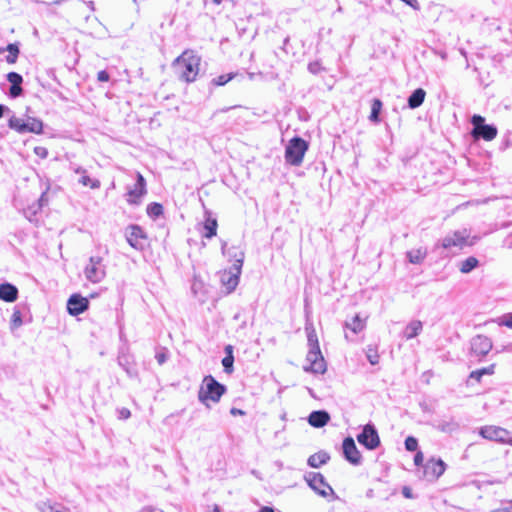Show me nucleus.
<instances>
[{
  "label": "nucleus",
  "instance_id": "37",
  "mask_svg": "<svg viewBox=\"0 0 512 512\" xmlns=\"http://www.w3.org/2000/svg\"><path fill=\"white\" fill-rule=\"evenodd\" d=\"M405 448H406V450L411 451V452L416 451L418 448L417 439L413 436H408L405 439Z\"/></svg>",
  "mask_w": 512,
  "mask_h": 512
},
{
  "label": "nucleus",
  "instance_id": "49",
  "mask_svg": "<svg viewBox=\"0 0 512 512\" xmlns=\"http://www.w3.org/2000/svg\"><path fill=\"white\" fill-rule=\"evenodd\" d=\"M423 461V454L422 452H417L414 456V462L417 466H419Z\"/></svg>",
  "mask_w": 512,
  "mask_h": 512
},
{
  "label": "nucleus",
  "instance_id": "33",
  "mask_svg": "<svg viewBox=\"0 0 512 512\" xmlns=\"http://www.w3.org/2000/svg\"><path fill=\"white\" fill-rule=\"evenodd\" d=\"M147 214L152 218H158L163 214V206L159 203L153 202L147 206Z\"/></svg>",
  "mask_w": 512,
  "mask_h": 512
},
{
  "label": "nucleus",
  "instance_id": "4",
  "mask_svg": "<svg viewBox=\"0 0 512 512\" xmlns=\"http://www.w3.org/2000/svg\"><path fill=\"white\" fill-rule=\"evenodd\" d=\"M309 148L307 141L299 136L293 137L285 149V161L292 166H300L303 162L305 153Z\"/></svg>",
  "mask_w": 512,
  "mask_h": 512
},
{
  "label": "nucleus",
  "instance_id": "48",
  "mask_svg": "<svg viewBox=\"0 0 512 512\" xmlns=\"http://www.w3.org/2000/svg\"><path fill=\"white\" fill-rule=\"evenodd\" d=\"M34 151H35L36 155H38V156H40L42 158H45L47 156V154H48L46 148H44V147H36L34 149Z\"/></svg>",
  "mask_w": 512,
  "mask_h": 512
},
{
  "label": "nucleus",
  "instance_id": "44",
  "mask_svg": "<svg viewBox=\"0 0 512 512\" xmlns=\"http://www.w3.org/2000/svg\"><path fill=\"white\" fill-rule=\"evenodd\" d=\"M501 324L508 328H512V313H508V314L504 315L502 317Z\"/></svg>",
  "mask_w": 512,
  "mask_h": 512
},
{
  "label": "nucleus",
  "instance_id": "29",
  "mask_svg": "<svg viewBox=\"0 0 512 512\" xmlns=\"http://www.w3.org/2000/svg\"><path fill=\"white\" fill-rule=\"evenodd\" d=\"M495 372V364H491L488 367L474 370L470 373L469 379L480 382L484 375H493Z\"/></svg>",
  "mask_w": 512,
  "mask_h": 512
},
{
  "label": "nucleus",
  "instance_id": "47",
  "mask_svg": "<svg viewBox=\"0 0 512 512\" xmlns=\"http://www.w3.org/2000/svg\"><path fill=\"white\" fill-rule=\"evenodd\" d=\"M157 362L162 365L166 362L167 360V354L165 352H158L156 353V356H155Z\"/></svg>",
  "mask_w": 512,
  "mask_h": 512
},
{
  "label": "nucleus",
  "instance_id": "2",
  "mask_svg": "<svg viewBox=\"0 0 512 512\" xmlns=\"http://www.w3.org/2000/svg\"><path fill=\"white\" fill-rule=\"evenodd\" d=\"M306 330L309 346L306 360L309 362V366H305L304 370L307 372L323 374L326 371V363L319 347L317 335L314 329Z\"/></svg>",
  "mask_w": 512,
  "mask_h": 512
},
{
  "label": "nucleus",
  "instance_id": "18",
  "mask_svg": "<svg viewBox=\"0 0 512 512\" xmlns=\"http://www.w3.org/2000/svg\"><path fill=\"white\" fill-rule=\"evenodd\" d=\"M89 302L86 298L79 294H73L67 301L68 313L72 316H77L88 309Z\"/></svg>",
  "mask_w": 512,
  "mask_h": 512
},
{
  "label": "nucleus",
  "instance_id": "9",
  "mask_svg": "<svg viewBox=\"0 0 512 512\" xmlns=\"http://www.w3.org/2000/svg\"><path fill=\"white\" fill-rule=\"evenodd\" d=\"M309 487L322 497L334 494L332 487L326 482L324 476L318 472H309L305 476Z\"/></svg>",
  "mask_w": 512,
  "mask_h": 512
},
{
  "label": "nucleus",
  "instance_id": "7",
  "mask_svg": "<svg viewBox=\"0 0 512 512\" xmlns=\"http://www.w3.org/2000/svg\"><path fill=\"white\" fill-rule=\"evenodd\" d=\"M86 279L92 283L101 282L106 276V267L103 264V258L100 256H91L84 269Z\"/></svg>",
  "mask_w": 512,
  "mask_h": 512
},
{
  "label": "nucleus",
  "instance_id": "35",
  "mask_svg": "<svg viewBox=\"0 0 512 512\" xmlns=\"http://www.w3.org/2000/svg\"><path fill=\"white\" fill-rule=\"evenodd\" d=\"M79 183H81L83 186H89L92 189H97L100 187V181L97 179H91L86 175V173L81 175Z\"/></svg>",
  "mask_w": 512,
  "mask_h": 512
},
{
  "label": "nucleus",
  "instance_id": "59",
  "mask_svg": "<svg viewBox=\"0 0 512 512\" xmlns=\"http://www.w3.org/2000/svg\"><path fill=\"white\" fill-rule=\"evenodd\" d=\"M345 338L346 339H350V336H349V334L347 332L345 333ZM351 340H353V339L351 338Z\"/></svg>",
  "mask_w": 512,
  "mask_h": 512
},
{
  "label": "nucleus",
  "instance_id": "34",
  "mask_svg": "<svg viewBox=\"0 0 512 512\" xmlns=\"http://www.w3.org/2000/svg\"><path fill=\"white\" fill-rule=\"evenodd\" d=\"M236 73H229L225 75H220L212 79L211 83L216 86H223L226 83H228L230 80H232L234 77H236Z\"/></svg>",
  "mask_w": 512,
  "mask_h": 512
},
{
  "label": "nucleus",
  "instance_id": "21",
  "mask_svg": "<svg viewBox=\"0 0 512 512\" xmlns=\"http://www.w3.org/2000/svg\"><path fill=\"white\" fill-rule=\"evenodd\" d=\"M330 420V415L324 410H317L310 413L308 422L312 427L321 428Z\"/></svg>",
  "mask_w": 512,
  "mask_h": 512
},
{
  "label": "nucleus",
  "instance_id": "25",
  "mask_svg": "<svg viewBox=\"0 0 512 512\" xmlns=\"http://www.w3.org/2000/svg\"><path fill=\"white\" fill-rule=\"evenodd\" d=\"M426 96V92L422 88H417L412 92V94L408 97V107L411 109L418 108L424 102Z\"/></svg>",
  "mask_w": 512,
  "mask_h": 512
},
{
  "label": "nucleus",
  "instance_id": "58",
  "mask_svg": "<svg viewBox=\"0 0 512 512\" xmlns=\"http://www.w3.org/2000/svg\"><path fill=\"white\" fill-rule=\"evenodd\" d=\"M213 2H214L215 4H217V5H219V4L222 2V0H213Z\"/></svg>",
  "mask_w": 512,
  "mask_h": 512
},
{
  "label": "nucleus",
  "instance_id": "26",
  "mask_svg": "<svg viewBox=\"0 0 512 512\" xmlns=\"http://www.w3.org/2000/svg\"><path fill=\"white\" fill-rule=\"evenodd\" d=\"M329 459L330 456L328 453L320 451L311 455L307 460V464L312 468H319L320 466L326 464Z\"/></svg>",
  "mask_w": 512,
  "mask_h": 512
},
{
  "label": "nucleus",
  "instance_id": "23",
  "mask_svg": "<svg viewBox=\"0 0 512 512\" xmlns=\"http://www.w3.org/2000/svg\"><path fill=\"white\" fill-rule=\"evenodd\" d=\"M36 507L41 512H69V508L49 500L37 502Z\"/></svg>",
  "mask_w": 512,
  "mask_h": 512
},
{
  "label": "nucleus",
  "instance_id": "3",
  "mask_svg": "<svg viewBox=\"0 0 512 512\" xmlns=\"http://www.w3.org/2000/svg\"><path fill=\"white\" fill-rule=\"evenodd\" d=\"M226 390L225 385L218 382L213 376L207 375L200 386L198 399L202 404L209 407L208 402H219Z\"/></svg>",
  "mask_w": 512,
  "mask_h": 512
},
{
  "label": "nucleus",
  "instance_id": "38",
  "mask_svg": "<svg viewBox=\"0 0 512 512\" xmlns=\"http://www.w3.org/2000/svg\"><path fill=\"white\" fill-rule=\"evenodd\" d=\"M234 357H224L222 359V365L226 373H232L233 371Z\"/></svg>",
  "mask_w": 512,
  "mask_h": 512
},
{
  "label": "nucleus",
  "instance_id": "24",
  "mask_svg": "<svg viewBox=\"0 0 512 512\" xmlns=\"http://www.w3.org/2000/svg\"><path fill=\"white\" fill-rule=\"evenodd\" d=\"M206 220H205V223H204V233H203V237L205 238H208V239H211L212 237H214L216 235V232H217V220L215 218H212L211 217V214L210 212L206 211Z\"/></svg>",
  "mask_w": 512,
  "mask_h": 512
},
{
  "label": "nucleus",
  "instance_id": "12",
  "mask_svg": "<svg viewBox=\"0 0 512 512\" xmlns=\"http://www.w3.org/2000/svg\"><path fill=\"white\" fill-rule=\"evenodd\" d=\"M146 193V180L141 173L137 172L136 182L132 187L128 188L126 200L129 204L139 205L141 203L142 197Z\"/></svg>",
  "mask_w": 512,
  "mask_h": 512
},
{
  "label": "nucleus",
  "instance_id": "36",
  "mask_svg": "<svg viewBox=\"0 0 512 512\" xmlns=\"http://www.w3.org/2000/svg\"><path fill=\"white\" fill-rule=\"evenodd\" d=\"M23 324L22 315L19 310H15L11 317V329H17Z\"/></svg>",
  "mask_w": 512,
  "mask_h": 512
},
{
  "label": "nucleus",
  "instance_id": "22",
  "mask_svg": "<svg viewBox=\"0 0 512 512\" xmlns=\"http://www.w3.org/2000/svg\"><path fill=\"white\" fill-rule=\"evenodd\" d=\"M18 297V289L10 283L0 284V299L5 302H14Z\"/></svg>",
  "mask_w": 512,
  "mask_h": 512
},
{
  "label": "nucleus",
  "instance_id": "46",
  "mask_svg": "<svg viewBox=\"0 0 512 512\" xmlns=\"http://www.w3.org/2000/svg\"><path fill=\"white\" fill-rule=\"evenodd\" d=\"M47 204V198H46V194L43 193L38 201V207L37 209H34L33 210V214H36L37 213V210H40L44 205Z\"/></svg>",
  "mask_w": 512,
  "mask_h": 512
},
{
  "label": "nucleus",
  "instance_id": "43",
  "mask_svg": "<svg viewBox=\"0 0 512 512\" xmlns=\"http://www.w3.org/2000/svg\"><path fill=\"white\" fill-rule=\"evenodd\" d=\"M117 413H118V418L121 420H126L131 416L130 410L127 408H124V407L121 409H118Z\"/></svg>",
  "mask_w": 512,
  "mask_h": 512
},
{
  "label": "nucleus",
  "instance_id": "17",
  "mask_svg": "<svg viewBox=\"0 0 512 512\" xmlns=\"http://www.w3.org/2000/svg\"><path fill=\"white\" fill-rule=\"evenodd\" d=\"M446 469V464L441 460L431 459L424 465V476L427 480L438 479Z\"/></svg>",
  "mask_w": 512,
  "mask_h": 512
},
{
  "label": "nucleus",
  "instance_id": "20",
  "mask_svg": "<svg viewBox=\"0 0 512 512\" xmlns=\"http://www.w3.org/2000/svg\"><path fill=\"white\" fill-rule=\"evenodd\" d=\"M432 426L438 431L448 434L459 429V423L453 417L437 420L432 424Z\"/></svg>",
  "mask_w": 512,
  "mask_h": 512
},
{
  "label": "nucleus",
  "instance_id": "50",
  "mask_svg": "<svg viewBox=\"0 0 512 512\" xmlns=\"http://www.w3.org/2000/svg\"><path fill=\"white\" fill-rule=\"evenodd\" d=\"M71 169L76 173V174H80V175H83L86 173V170L84 168H82L81 166H72Z\"/></svg>",
  "mask_w": 512,
  "mask_h": 512
},
{
  "label": "nucleus",
  "instance_id": "55",
  "mask_svg": "<svg viewBox=\"0 0 512 512\" xmlns=\"http://www.w3.org/2000/svg\"><path fill=\"white\" fill-rule=\"evenodd\" d=\"M10 109L3 105V104H0V118L3 117V115L6 113V112H9Z\"/></svg>",
  "mask_w": 512,
  "mask_h": 512
},
{
  "label": "nucleus",
  "instance_id": "1",
  "mask_svg": "<svg viewBox=\"0 0 512 512\" xmlns=\"http://www.w3.org/2000/svg\"><path fill=\"white\" fill-rule=\"evenodd\" d=\"M200 61V57L192 51H184L173 62V68L181 80L188 83L193 82L198 75Z\"/></svg>",
  "mask_w": 512,
  "mask_h": 512
},
{
  "label": "nucleus",
  "instance_id": "40",
  "mask_svg": "<svg viewBox=\"0 0 512 512\" xmlns=\"http://www.w3.org/2000/svg\"><path fill=\"white\" fill-rule=\"evenodd\" d=\"M2 51H7L8 54H12V55H16V56H18L19 53H20L19 47H18V45L16 43L8 44L5 49H0V53Z\"/></svg>",
  "mask_w": 512,
  "mask_h": 512
},
{
  "label": "nucleus",
  "instance_id": "27",
  "mask_svg": "<svg viewBox=\"0 0 512 512\" xmlns=\"http://www.w3.org/2000/svg\"><path fill=\"white\" fill-rule=\"evenodd\" d=\"M427 256L426 248L412 249L406 253V257L411 264H421Z\"/></svg>",
  "mask_w": 512,
  "mask_h": 512
},
{
  "label": "nucleus",
  "instance_id": "30",
  "mask_svg": "<svg viewBox=\"0 0 512 512\" xmlns=\"http://www.w3.org/2000/svg\"><path fill=\"white\" fill-rule=\"evenodd\" d=\"M364 326V322L357 315L353 317L351 322L345 323V328L349 329L353 334H357L360 331H362L364 329Z\"/></svg>",
  "mask_w": 512,
  "mask_h": 512
},
{
  "label": "nucleus",
  "instance_id": "6",
  "mask_svg": "<svg viewBox=\"0 0 512 512\" xmlns=\"http://www.w3.org/2000/svg\"><path fill=\"white\" fill-rule=\"evenodd\" d=\"M8 126L20 134L27 132L41 134L43 132V122L34 117H28L27 121H24L12 116L8 121Z\"/></svg>",
  "mask_w": 512,
  "mask_h": 512
},
{
  "label": "nucleus",
  "instance_id": "56",
  "mask_svg": "<svg viewBox=\"0 0 512 512\" xmlns=\"http://www.w3.org/2000/svg\"><path fill=\"white\" fill-rule=\"evenodd\" d=\"M495 512H512V502L510 503V505L508 507L498 509Z\"/></svg>",
  "mask_w": 512,
  "mask_h": 512
},
{
  "label": "nucleus",
  "instance_id": "45",
  "mask_svg": "<svg viewBox=\"0 0 512 512\" xmlns=\"http://www.w3.org/2000/svg\"><path fill=\"white\" fill-rule=\"evenodd\" d=\"M109 78H110L109 74L105 70H101L97 74V80L100 82H107V81H109Z\"/></svg>",
  "mask_w": 512,
  "mask_h": 512
},
{
  "label": "nucleus",
  "instance_id": "31",
  "mask_svg": "<svg viewBox=\"0 0 512 512\" xmlns=\"http://www.w3.org/2000/svg\"><path fill=\"white\" fill-rule=\"evenodd\" d=\"M382 105L383 104L380 99L375 98L372 100L371 114L369 116L370 121L375 122V123L380 121L379 114L381 112Z\"/></svg>",
  "mask_w": 512,
  "mask_h": 512
},
{
  "label": "nucleus",
  "instance_id": "14",
  "mask_svg": "<svg viewBox=\"0 0 512 512\" xmlns=\"http://www.w3.org/2000/svg\"><path fill=\"white\" fill-rule=\"evenodd\" d=\"M343 456L352 465L358 466L362 463V455L358 450L352 437H346L342 443Z\"/></svg>",
  "mask_w": 512,
  "mask_h": 512
},
{
  "label": "nucleus",
  "instance_id": "53",
  "mask_svg": "<svg viewBox=\"0 0 512 512\" xmlns=\"http://www.w3.org/2000/svg\"><path fill=\"white\" fill-rule=\"evenodd\" d=\"M230 413L233 415V416H236V415H244L245 412L241 409H238V408H231L230 410Z\"/></svg>",
  "mask_w": 512,
  "mask_h": 512
},
{
  "label": "nucleus",
  "instance_id": "39",
  "mask_svg": "<svg viewBox=\"0 0 512 512\" xmlns=\"http://www.w3.org/2000/svg\"><path fill=\"white\" fill-rule=\"evenodd\" d=\"M118 363L121 367H123L126 372L128 374H131V369H130V363H129V359H128V356L126 355H120L118 357Z\"/></svg>",
  "mask_w": 512,
  "mask_h": 512
},
{
  "label": "nucleus",
  "instance_id": "15",
  "mask_svg": "<svg viewBox=\"0 0 512 512\" xmlns=\"http://www.w3.org/2000/svg\"><path fill=\"white\" fill-rule=\"evenodd\" d=\"M126 240L136 250L144 249L146 234L139 225H130L126 230Z\"/></svg>",
  "mask_w": 512,
  "mask_h": 512
},
{
  "label": "nucleus",
  "instance_id": "42",
  "mask_svg": "<svg viewBox=\"0 0 512 512\" xmlns=\"http://www.w3.org/2000/svg\"><path fill=\"white\" fill-rule=\"evenodd\" d=\"M308 70L312 74H318L322 70L321 64L317 61L308 64Z\"/></svg>",
  "mask_w": 512,
  "mask_h": 512
},
{
  "label": "nucleus",
  "instance_id": "13",
  "mask_svg": "<svg viewBox=\"0 0 512 512\" xmlns=\"http://www.w3.org/2000/svg\"><path fill=\"white\" fill-rule=\"evenodd\" d=\"M493 347L492 340L485 335H476L470 341V353L479 359L484 358Z\"/></svg>",
  "mask_w": 512,
  "mask_h": 512
},
{
  "label": "nucleus",
  "instance_id": "10",
  "mask_svg": "<svg viewBox=\"0 0 512 512\" xmlns=\"http://www.w3.org/2000/svg\"><path fill=\"white\" fill-rule=\"evenodd\" d=\"M357 441L368 450L378 448L380 445V438L375 426L371 423L366 424L361 433L357 435Z\"/></svg>",
  "mask_w": 512,
  "mask_h": 512
},
{
  "label": "nucleus",
  "instance_id": "8",
  "mask_svg": "<svg viewBox=\"0 0 512 512\" xmlns=\"http://www.w3.org/2000/svg\"><path fill=\"white\" fill-rule=\"evenodd\" d=\"M479 434L484 439L512 446V433L505 428L494 425L483 426L480 428Z\"/></svg>",
  "mask_w": 512,
  "mask_h": 512
},
{
  "label": "nucleus",
  "instance_id": "60",
  "mask_svg": "<svg viewBox=\"0 0 512 512\" xmlns=\"http://www.w3.org/2000/svg\"><path fill=\"white\" fill-rule=\"evenodd\" d=\"M151 512H163V511L160 509H154V510H151Z\"/></svg>",
  "mask_w": 512,
  "mask_h": 512
},
{
  "label": "nucleus",
  "instance_id": "61",
  "mask_svg": "<svg viewBox=\"0 0 512 512\" xmlns=\"http://www.w3.org/2000/svg\"><path fill=\"white\" fill-rule=\"evenodd\" d=\"M238 318H239V314H236V315L234 316V319H238Z\"/></svg>",
  "mask_w": 512,
  "mask_h": 512
},
{
  "label": "nucleus",
  "instance_id": "28",
  "mask_svg": "<svg viewBox=\"0 0 512 512\" xmlns=\"http://www.w3.org/2000/svg\"><path fill=\"white\" fill-rule=\"evenodd\" d=\"M423 329V324L419 320H413L411 321L405 328L403 332V336L410 340L414 337H416Z\"/></svg>",
  "mask_w": 512,
  "mask_h": 512
},
{
  "label": "nucleus",
  "instance_id": "11",
  "mask_svg": "<svg viewBox=\"0 0 512 512\" xmlns=\"http://www.w3.org/2000/svg\"><path fill=\"white\" fill-rule=\"evenodd\" d=\"M242 265L243 259H237L229 271H224L222 273L221 283L226 288L227 293L233 292L237 287Z\"/></svg>",
  "mask_w": 512,
  "mask_h": 512
},
{
  "label": "nucleus",
  "instance_id": "5",
  "mask_svg": "<svg viewBox=\"0 0 512 512\" xmlns=\"http://www.w3.org/2000/svg\"><path fill=\"white\" fill-rule=\"evenodd\" d=\"M471 124L473 125L471 134L475 139L491 141L497 136L498 130L496 126L485 124V118L481 115H473Z\"/></svg>",
  "mask_w": 512,
  "mask_h": 512
},
{
  "label": "nucleus",
  "instance_id": "16",
  "mask_svg": "<svg viewBox=\"0 0 512 512\" xmlns=\"http://www.w3.org/2000/svg\"><path fill=\"white\" fill-rule=\"evenodd\" d=\"M468 238V233L464 231H455L452 234L445 236L441 241V246L444 249L457 248L461 249Z\"/></svg>",
  "mask_w": 512,
  "mask_h": 512
},
{
  "label": "nucleus",
  "instance_id": "54",
  "mask_svg": "<svg viewBox=\"0 0 512 512\" xmlns=\"http://www.w3.org/2000/svg\"><path fill=\"white\" fill-rule=\"evenodd\" d=\"M402 494L404 497L406 498H412V493H411V489L408 488V487H404L403 490H402Z\"/></svg>",
  "mask_w": 512,
  "mask_h": 512
},
{
  "label": "nucleus",
  "instance_id": "41",
  "mask_svg": "<svg viewBox=\"0 0 512 512\" xmlns=\"http://www.w3.org/2000/svg\"><path fill=\"white\" fill-rule=\"evenodd\" d=\"M367 359L372 365H376L379 362V355L374 352L372 349H369L367 352Z\"/></svg>",
  "mask_w": 512,
  "mask_h": 512
},
{
  "label": "nucleus",
  "instance_id": "32",
  "mask_svg": "<svg viewBox=\"0 0 512 512\" xmlns=\"http://www.w3.org/2000/svg\"><path fill=\"white\" fill-rule=\"evenodd\" d=\"M478 260L475 257H468L464 261L461 262L460 271L462 273H469L478 265Z\"/></svg>",
  "mask_w": 512,
  "mask_h": 512
},
{
  "label": "nucleus",
  "instance_id": "52",
  "mask_svg": "<svg viewBox=\"0 0 512 512\" xmlns=\"http://www.w3.org/2000/svg\"><path fill=\"white\" fill-rule=\"evenodd\" d=\"M17 58H18V56H16V55L8 54L6 57V61L9 64H14L17 61Z\"/></svg>",
  "mask_w": 512,
  "mask_h": 512
},
{
  "label": "nucleus",
  "instance_id": "57",
  "mask_svg": "<svg viewBox=\"0 0 512 512\" xmlns=\"http://www.w3.org/2000/svg\"><path fill=\"white\" fill-rule=\"evenodd\" d=\"M259 512H275L273 508L265 506L260 509Z\"/></svg>",
  "mask_w": 512,
  "mask_h": 512
},
{
  "label": "nucleus",
  "instance_id": "19",
  "mask_svg": "<svg viewBox=\"0 0 512 512\" xmlns=\"http://www.w3.org/2000/svg\"><path fill=\"white\" fill-rule=\"evenodd\" d=\"M6 78L11 84L10 89H9L10 97H12V98L19 97L23 92V89L21 87V84L23 82V77L17 72H9L6 76Z\"/></svg>",
  "mask_w": 512,
  "mask_h": 512
},
{
  "label": "nucleus",
  "instance_id": "51",
  "mask_svg": "<svg viewBox=\"0 0 512 512\" xmlns=\"http://www.w3.org/2000/svg\"><path fill=\"white\" fill-rule=\"evenodd\" d=\"M224 351H225V354H226L225 356L226 357H234L233 356V346L232 345L225 346Z\"/></svg>",
  "mask_w": 512,
  "mask_h": 512
}]
</instances>
